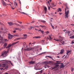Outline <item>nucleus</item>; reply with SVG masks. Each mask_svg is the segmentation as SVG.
I'll list each match as a JSON object with an SVG mask.
<instances>
[{
    "label": "nucleus",
    "mask_w": 74,
    "mask_h": 74,
    "mask_svg": "<svg viewBox=\"0 0 74 74\" xmlns=\"http://www.w3.org/2000/svg\"><path fill=\"white\" fill-rule=\"evenodd\" d=\"M12 46V45H11V44H9L8 45V46L6 47V49L7 48L8 49V51H4L1 54V56H3V58H4L6 57L7 56H8V54L7 53H8V52L9 49H10V47Z\"/></svg>",
    "instance_id": "obj_1"
},
{
    "label": "nucleus",
    "mask_w": 74,
    "mask_h": 74,
    "mask_svg": "<svg viewBox=\"0 0 74 74\" xmlns=\"http://www.w3.org/2000/svg\"><path fill=\"white\" fill-rule=\"evenodd\" d=\"M66 6V8H65V18H67L68 17V15H69V10H68L67 11H66V10H69V8L67 6V3H66V4L65 5Z\"/></svg>",
    "instance_id": "obj_2"
},
{
    "label": "nucleus",
    "mask_w": 74,
    "mask_h": 74,
    "mask_svg": "<svg viewBox=\"0 0 74 74\" xmlns=\"http://www.w3.org/2000/svg\"><path fill=\"white\" fill-rule=\"evenodd\" d=\"M5 66H6V64H5V63H2L0 64V67H3L2 68L0 69L1 70H3H3H4L5 69H4L5 68L4 67H5Z\"/></svg>",
    "instance_id": "obj_3"
},
{
    "label": "nucleus",
    "mask_w": 74,
    "mask_h": 74,
    "mask_svg": "<svg viewBox=\"0 0 74 74\" xmlns=\"http://www.w3.org/2000/svg\"><path fill=\"white\" fill-rule=\"evenodd\" d=\"M60 38L59 39L55 40L56 41H62L63 40V38L61 37L60 36Z\"/></svg>",
    "instance_id": "obj_4"
},
{
    "label": "nucleus",
    "mask_w": 74,
    "mask_h": 74,
    "mask_svg": "<svg viewBox=\"0 0 74 74\" xmlns=\"http://www.w3.org/2000/svg\"><path fill=\"white\" fill-rule=\"evenodd\" d=\"M2 5H3V6H4L5 7V6H6V5H7V3H5V2H4V1L2 0Z\"/></svg>",
    "instance_id": "obj_5"
},
{
    "label": "nucleus",
    "mask_w": 74,
    "mask_h": 74,
    "mask_svg": "<svg viewBox=\"0 0 74 74\" xmlns=\"http://www.w3.org/2000/svg\"><path fill=\"white\" fill-rule=\"evenodd\" d=\"M8 38L9 40H10V39H11L12 38V35H11L10 34H8Z\"/></svg>",
    "instance_id": "obj_6"
},
{
    "label": "nucleus",
    "mask_w": 74,
    "mask_h": 74,
    "mask_svg": "<svg viewBox=\"0 0 74 74\" xmlns=\"http://www.w3.org/2000/svg\"><path fill=\"white\" fill-rule=\"evenodd\" d=\"M66 31V32H65V34H66V33H67V34H68V35L69 36L70 35V34L71 31L69 30H67V31Z\"/></svg>",
    "instance_id": "obj_7"
},
{
    "label": "nucleus",
    "mask_w": 74,
    "mask_h": 74,
    "mask_svg": "<svg viewBox=\"0 0 74 74\" xmlns=\"http://www.w3.org/2000/svg\"><path fill=\"white\" fill-rule=\"evenodd\" d=\"M35 63V61H31L28 62V63H29V64H34V63Z\"/></svg>",
    "instance_id": "obj_8"
},
{
    "label": "nucleus",
    "mask_w": 74,
    "mask_h": 74,
    "mask_svg": "<svg viewBox=\"0 0 74 74\" xmlns=\"http://www.w3.org/2000/svg\"><path fill=\"white\" fill-rule=\"evenodd\" d=\"M8 23V24L9 26H12V25H14V23L11 22H9Z\"/></svg>",
    "instance_id": "obj_9"
},
{
    "label": "nucleus",
    "mask_w": 74,
    "mask_h": 74,
    "mask_svg": "<svg viewBox=\"0 0 74 74\" xmlns=\"http://www.w3.org/2000/svg\"><path fill=\"white\" fill-rule=\"evenodd\" d=\"M3 38L0 37V42H3Z\"/></svg>",
    "instance_id": "obj_10"
},
{
    "label": "nucleus",
    "mask_w": 74,
    "mask_h": 74,
    "mask_svg": "<svg viewBox=\"0 0 74 74\" xmlns=\"http://www.w3.org/2000/svg\"><path fill=\"white\" fill-rule=\"evenodd\" d=\"M32 48H28L27 49H25V51H30V50H32Z\"/></svg>",
    "instance_id": "obj_11"
},
{
    "label": "nucleus",
    "mask_w": 74,
    "mask_h": 74,
    "mask_svg": "<svg viewBox=\"0 0 74 74\" xmlns=\"http://www.w3.org/2000/svg\"><path fill=\"white\" fill-rule=\"evenodd\" d=\"M71 52V51H70V50H68L67 51H66V54L67 55H68V54H69V53Z\"/></svg>",
    "instance_id": "obj_12"
},
{
    "label": "nucleus",
    "mask_w": 74,
    "mask_h": 74,
    "mask_svg": "<svg viewBox=\"0 0 74 74\" xmlns=\"http://www.w3.org/2000/svg\"><path fill=\"white\" fill-rule=\"evenodd\" d=\"M64 66V65L63 64H62L61 65L60 67V68H63Z\"/></svg>",
    "instance_id": "obj_13"
},
{
    "label": "nucleus",
    "mask_w": 74,
    "mask_h": 74,
    "mask_svg": "<svg viewBox=\"0 0 74 74\" xmlns=\"http://www.w3.org/2000/svg\"><path fill=\"white\" fill-rule=\"evenodd\" d=\"M64 52V50H62L61 51V52H60V53L61 54H63Z\"/></svg>",
    "instance_id": "obj_14"
},
{
    "label": "nucleus",
    "mask_w": 74,
    "mask_h": 74,
    "mask_svg": "<svg viewBox=\"0 0 74 74\" xmlns=\"http://www.w3.org/2000/svg\"><path fill=\"white\" fill-rule=\"evenodd\" d=\"M8 62H9L11 64V66H14V65H13V64L11 62V61H8Z\"/></svg>",
    "instance_id": "obj_15"
},
{
    "label": "nucleus",
    "mask_w": 74,
    "mask_h": 74,
    "mask_svg": "<svg viewBox=\"0 0 74 74\" xmlns=\"http://www.w3.org/2000/svg\"><path fill=\"white\" fill-rule=\"evenodd\" d=\"M51 36H52V35L51 34H50V35H49V37L50 40H52Z\"/></svg>",
    "instance_id": "obj_16"
},
{
    "label": "nucleus",
    "mask_w": 74,
    "mask_h": 74,
    "mask_svg": "<svg viewBox=\"0 0 74 74\" xmlns=\"http://www.w3.org/2000/svg\"><path fill=\"white\" fill-rule=\"evenodd\" d=\"M4 47H5L7 46V43H5L3 45Z\"/></svg>",
    "instance_id": "obj_17"
},
{
    "label": "nucleus",
    "mask_w": 74,
    "mask_h": 74,
    "mask_svg": "<svg viewBox=\"0 0 74 74\" xmlns=\"http://www.w3.org/2000/svg\"><path fill=\"white\" fill-rule=\"evenodd\" d=\"M15 29L16 30H19V31H21V29H20L19 28H15Z\"/></svg>",
    "instance_id": "obj_18"
},
{
    "label": "nucleus",
    "mask_w": 74,
    "mask_h": 74,
    "mask_svg": "<svg viewBox=\"0 0 74 74\" xmlns=\"http://www.w3.org/2000/svg\"><path fill=\"white\" fill-rule=\"evenodd\" d=\"M19 12H20L21 14H25V15H27V14H26L24 12H21L20 11Z\"/></svg>",
    "instance_id": "obj_19"
},
{
    "label": "nucleus",
    "mask_w": 74,
    "mask_h": 74,
    "mask_svg": "<svg viewBox=\"0 0 74 74\" xmlns=\"http://www.w3.org/2000/svg\"><path fill=\"white\" fill-rule=\"evenodd\" d=\"M24 37H25L23 39H26V37L27 36V35L26 34H25L24 35Z\"/></svg>",
    "instance_id": "obj_20"
},
{
    "label": "nucleus",
    "mask_w": 74,
    "mask_h": 74,
    "mask_svg": "<svg viewBox=\"0 0 74 74\" xmlns=\"http://www.w3.org/2000/svg\"><path fill=\"white\" fill-rule=\"evenodd\" d=\"M63 41V40L62 41H60V42H61V43H62V44H63V45L64 44V41Z\"/></svg>",
    "instance_id": "obj_21"
},
{
    "label": "nucleus",
    "mask_w": 74,
    "mask_h": 74,
    "mask_svg": "<svg viewBox=\"0 0 74 74\" xmlns=\"http://www.w3.org/2000/svg\"><path fill=\"white\" fill-rule=\"evenodd\" d=\"M40 27H45V25H40Z\"/></svg>",
    "instance_id": "obj_22"
},
{
    "label": "nucleus",
    "mask_w": 74,
    "mask_h": 74,
    "mask_svg": "<svg viewBox=\"0 0 74 74\" xmlns=\"http://www.w3.org/2000/svg\"><path fill=\"white\" fill-rule=\"evenodd\" d=\"M51 5L52 7H55V6L56 5L53 3H51Z\"/></svg>",
    "instance_id": "obj_23"
},
{
    "label": "nucleus",
    "mask_w": 74,
    "mask_h": 74,
    "mask_svg": "<svg viewBox=\"0 0 74 74\" xmlns=\"http://www.w3.org/2000/svg\"><path fill=\"white\" fill-rule=\"evenodd\" d=\"M18 42H14L12 44V45H14V44H16V43H18Z\"/></svg>",
    "instance_id": "obj_24"
},
{
    "label": "nucleus",
    "mask_w": 74,
    "mask_h": 74,
    "mask_svg": "<svg viewBox=\"0 0 74 74\" xmlns=\"http://www.w3.org/2000/svg\"><path fill=\"white\" fill-rule=\"evenodd\" d=\"M14 24L16 25V26H20V25L18 24L15 23H14Z\"/></svg>",
    "instance_id": "obj_25"
},
{
    "label": "nucleus",
    "mask_w": 74,
    "mask_h": 74,
    "mask_svg": "<svg viewBox=\"0 0 74 74\" xmlns=\"http://www.w3.org/2000/svg\"><path fill=\"white\" fill-rule=\"evenodd\" d=\"M56 64H60V62L59 61H56Z\"/></svg>",
    "instance_id": "obj_26"
},
{
    "label": "nucleus",
    "mask_w": 74,
    "mask_h": 74,
    "mask_svg": "<svg viewBox=\"0 0 74 74\" xmlns=\"http://www.w3.org/2000/svg\"><path fill=\"white\" fill-rule=\"evenodd\" d=\"M58 9H58V12H59V11H60V12L61 11H62V10L60 8H59Z\"/></svg>",
    "instance_id": "obj_27"
},
{
    "label": "nucleus",
    "mask_w": 74,
    "mask_h": 74,
    "mask_svg": "<svg viewBox=\"0 0 74 74\" xmlns=\"http://www.w3.org/2000/svg\"><path fill=\"white\" fill-rule=\"evenodd\" d=\"M48 67V65H47L46 64L45 66V69L47 68V67Z\"/></svg>",
    "instance_id": "obj_28"
},
{
    "label": "nucleus",
    "mask_w": 74,
    "mask_h": 74,
    "mask_svg": "<svg viewBox=\"0 0 74 74\" xmlns=\"http://www.w3.org/2000/svg\"><path fill=\"white\" fill-rule=\"evenodd\" d=\"M70 38H74V35L70 37Z\"/></svg>",
    "instance_id": "obj_29"
},
{
    "label": "nucleus",
    "mask_w": 74,
    "mask_h": 74,
    "mask_svg": "<svg viewBox=\"0 0 74 74\" xmlns=\"http://www.w3.org/2000/svg\"><path fill=\"white\" fill-rule=\"evenodd\" d=\"M46 57H48V58H49L50 59H52V57H51L50 56H47Z\"/></svg>",
    "instance_id": "obj_30"
},
{
    "label": "nucleus",
    "mask_w": 74,
    "mask_h": 74,
    "mask_svg": "<svg viewBox=\"0 0 74 74\" xmlns=\"http://www.w3.org/2000/svg\"><path fill=\"white\" fill-rule=\"evenodd\" d=\"M44 10L45 11H47V8L46 7H45L44 8Z\"/></svg>",
    "instance_id": "obj_31"
},
{
    "label": "nucleus",
    "mask_w": 74,
    "mask_h": 74,
    "mask_svg": "<svg viewBox=\"0 0 74 74\" xmlns=\"http://www.w3.org/2000/svg\"><path fill=\"white\" fill-rule=\"evenodd\" d=\"M56 67H55V66H54L52 68V69H51V70H53V69H56Z\"/></svg>",
    "instance_id": "obj_32"
},
{
    "label": "nucleus",
    "mask_w": 74,
    "mask_h": 74,
    "mask_svg": "<svg viewBox=\"0 0 74 74\" xmlns=\"http://www.w3.org/2000/svg\"><path fill=\"white\" fill-rule=\"evenodd\" d=\"M41 22H42L43 23H45V21L43 20V21H41Z\"/></svg>",
    "instance_id": "obj_33"
},
{
    "label": "nucleus",
    "mask_w": 74,
    "mask_h": 74,
    "mask_svg": "<svg viewBox=\"0 0 74 74\" xmlns=\"http://www.w3.org/2000/svg\"><path fill=\"white\" fill-rule=\"evenodd\" d=\"M0 25H2L3 26H4V25L3 23H1L0 22Z\"/></svg>",
    "instance_id": "obj_34"
},
{
    "label": "nucleus",
    "mask_w": 74,
    "mask_h": 74,
    "mask_svg": "<svg viewBox=\"0 0 74 74\" xmlns=\"http://www.w3.org/2000/svg\"><path fill=\"white\" fill-rule=\"evenodd\" d=\"M15 3H14V5H16V6H17L18 4H17V3H16V2H15Z\"/></svg>",
    "instance_id": "obj_35"
},
{
    "label": "nucleus",
    "mask_w": 74,
    "mask_h": 74,
    "mask_svg": "<svg viewBox=\"0 0 74 74\" xmlns=\"http://www.w3.org/2000/svg\"><path fill=\"white\" fill-rule=\"evenodd\" d=\"M59 66L58 64H57L56 65V66H55V67H56H56H59Z\"/></svg>",
    "instance_id": "obj_36"
},
{
    "label": "nucleus",
    "mask_w": 74,
    "mask_h": 74,
    "mask_svg": "<svg viewBox=\"0 0 74 74\" xmlns=\"http://www.w3.org/2000/svg\"><path fill=\"white\" fill-rule=\"evenodd\" d=\"M14 36H16V37H19V35H14Z\"/></svg>",
    "instance_id": "obj_37"
},
{
    "label": "nucleus",
    "mask_w": 74,
    "mask_h": 74,
    "mask_svg": "<svg viewBox=\"0 0 74 74\" xmlns=\"http://www.w3.org/2000/svg\"><path fill=\"white\" fill-rule=\"evenodd\" d=\"M40 32L41 33H42V34H43L44 33V31L41 30Z\"/></svg>",
    "instance_id": "obj_38"
},
{
    "label": "nucleus",
    "mask_w": 74,
    "mask_h": 74,
    "mask_svg": "<svg viewBox=\"0 0 74 74\" xmlns=\"http://www.w3.org/2000/svg\"><path fill=\"white\" fill-rule=\"evenodd\" d=\"M41 36H37V38H40Z\"/></svg>",
    "instance_id": "obj_39"
},
{
    "label": "nucleus",
    "mask_w": 74,
    "mask_h": 74,
    "mask_svg": "<svg viewBox=\"0 0 74 74\" xmlns=\"http://www.w3.org/2000/svg\"><path fill=\"white\" fill-rule=\"evenodd\" d=\"M17 22L18 23H20V24H22V22H20L18 21H17Z\"/></svg>",
    "instance_id": "obj_40"
},
{
    "label": "nucleus",
    "mask_w": 74,
    "mask_h": 74,
    "mask_svg": "<svg viewBox=\"0 0 74 74\" xmlns=\"http://www.w3.org/2000/svg\"><path fill=\"white\" fill-rule=\"evenodd\" d=\"M71 43H72V44H74V40H72V41Z\"/></svg>",
    "instance_id": "obj_41"
},
{
    "label": "nucleus",
    "mask_w": 74,
    "mask_h": 74,
    "mask_svg": "<svg viewBox=\"0 0 74 74\" xmlns=\"http://www.w3.org/2000/svg\"><path fill=\"white\" fill-rule=\"evenodd\" d=\"M48 10H50V7L48 6Z\"/></svg>",
    "instance_id": "obj_42"
},
{
    "label": "nucleus",
    "mask_w": 74,
    "mask_h": 74,
    "mask_svg": "<svg viewBox=\"0 0 74 74\" xmlns=\"http://www.w3.org/2000/svg\"><path fill=\"white\" fill-rule=\"evenodd\" d=\"M37 38V36H35L34 37H33V38Z\"/></svg>",
    "instance_id": "obj_43"
},
{
    "label": "nucleus",
    "mask_w": 74,
    "mask_h": 74,
    "mask_svg": "<svg viewBox=\"0 0 74 74\" xmlns=\"http://www.w3.org/2000/svg\"><path fill=\"white\" fill-rule=\"evenodd\" d=\"M4 41H8V40L7 39H4Z\"/></svg>",
    "instance_id": "obj_44"
},
{
    "label": "nucleus",
    "mask_w": 74,
    "mask_h": 74,
    "mask_svg": "<svg viewBox=\"0 0 74 74\" xmlns=\"http://www.w3.org/2000/svg\"><path fill=\"white\" fill-rule=\"evenodd\" d=\"M42 71H43L42 70H41L40 71V72L41 73H42Z\"/></svg>",
    "instance_id": "obj_45"
},
{
    "label": "nucleus",
    "mask_w": 74,
    "mask_h": 74,
    "mask_svg": "<svg viewBox=\"0 0 74 74\" xmlns=\"http://www.w3.org/2000/svg\"><path fill=\"white\" fill-rule=\"evenodd\" d=\"M21 38H17V39H16V40H20V39H21Z\"/></svg>",
    "instance_id": "obj_46"
},
{
    "label": "nucleus",
    "mask_w": 74,
    "mask_h": 74,
    "mask_svg": "<svg viewBox=\"0 0 74 74\" xmlns=\"http://www.w3.org/2000/svg\"><path fill=\"white\" fill-rule=\"evenodd\" d=\"M71 71H73L74 70V69L73 68H71Z\"/></svg>",
    "instance_id": "obj_47"
},
{
    "label": "nucleus",
    "mask_w": 74,
    "mask_h": 74,
    "mask_svg": "<svg viewBox=\"0 0 74 74\" xmlns=\"http://www.w3.org/2000/svg\"><path fill=\"white\" fill-rule=\"evenodd\" d=\"M47 3H48L49 4V5L50 4V3H49V1H47Z\"/></svg>",
    "instance_id": "obj_48"
},
{
    "label": "nucleus",
    "mask_w": 74,
    "mask_h": 74,
    "mask_svg": "<svg viewBox=\"0 0 74 74\" xmlns=\"http://www.w3.org/2000/svg\"><path fill=\"white\" fill-rule=\"evenodd\" d=\"M5 69H8V67L7 66H6V67L5 68Z\"/></svg>",
    "instance_id": "obj_49"
},
{
    "label": "nucleus",
    "mask_w": 74,
    "mask_h": 74,
    "mask_svg": "<svg viewBox=\"0 0 74 74\" xmlns=\"http://www.w3.org/2000/svg\"><path fill=\"white\" fill-rule=\"evenodd\" d=\"M49 32H48V31H47L46 32V33L47 34H48V33H49Z\"/></svg>",
    "instance_id": "obj_50"
},
{
    "label": "nucleus",
    "mask_w": 74,
    "mask_h": 74,
    "mask_svg": "<svg viewBox=\"0 0 74 74\" xmlns=\"http://www.w3.org/2000/svg\"><path fill=\"white\" fill-rule=\"evenodd\" d=\"M31 23H34V21H32V22H31Z\"/></svg>",
    "instance_id": "obj_51"
},
{
    "label": "nucleus",
    "mask_w": 74,
    "mask_h": 74,
    "mask_svg": "<svg viewBox=\"0 0 74 74\" xmlns=\"http://www.w3.org/2000/svg\"><path fill=\"white\" fill-rule=\"evenodd\" d=\"M42 41L43 42H44L45 41V40H42Z\"/></svg>",
    "instance_id": "obj_52"
},
{
    "label": "nucleus",
    "mask_w": 74,
    "mask_h": 74,
    "mask_svg": "<svg viewBox=\"0 0 74 74\" xmlns=\"http://www.w3.org/2000/svg\"><path fill=\"white\" fill-rule=\"evenodd\" d=\"M52 29H54V27H53V25L52 26Z\"/></svg>",
    "instance_id": "obj_53"
},
{
    "label": "nucleus",
    "mask_w": 74,
    "mask_h": 74,
    "mask_svg": "<svg viewBox=\"0 0 74 74\" xmlns=\"http://www.w3.org/2000/svg\"><path fill=\"white\" fill-rule=\"evenodd\" d=\"M13 33H15V32H16V31H14L13 32Z\"/></svg>",
    "instance_id": "obj_54"
},
{
    "label": "nucleus",
    "mask_w": 74,
    "mask_h": 74,
    "mask_svg": "<svg viewBox=\"0 0 74 74\" xmlns=\"http://www.w3.org/2000/svg\"><path fill=\"white\" fill-rule=\"evenodd\" d=\"M47 10H45V14H46V13H47Z\"/></svg>",
    "instance_id": "obj_55"
},
{
    "label": "nucleus",
    "mask_w": 74,
    "mask_h": 74,
    "mask_svg": "<svg viewBox=\"0 0 74 74\" xmlns=\"http://www.w3.org/2000/svg\"><path fill=\"white\" fill-rule=\"evenodd\" d=\"M59 4H62V3H61V2H59Z\"/></svg>",
    "instance_id": "obj_56"
},
{
    "label": "nucleus",
    "mask_w": 74,
    "mask_h": 74,
    "mask_svg": "<svg viewBox=\"0 0 74 74\" xmlns=\"http://www.w3.org/2000/svg\"><path fill=\"white\" fill-rule=\"evenodd\" d=\"M63 32H66V30L65 29L64 30H63Z\"/></svg>",
    "instance_id": "obj_57"
},
{
    "label": "nucleus",
    "mask_w": 74,
    "mask_h": 74,
    "mask_svg": "<svg viewBox=\"0 0 74 74\" xmlns=\"http://www.w3.org/2000/svg\"><path fill=\"white\" fill-rule=\"evenodd\" d=\"M38 31H40V32H41V29H40L38 30Z\"/></svg>",
    "instance_id": "obj_58"
},
{
    "label": "nucleus",
    "mask_w": 74,
    "mask_h": 74,
    "mask_svg": "<svg viewBox=\"0 0 74 74\" xmlns=\"http://www.w3.org/2000/svg\"><path fill=\"white\" fill-rule=\"evenodd\" d=\"M19 2L20 4H21V1H20V0L19 1Z\"/></svg>",
    "instance_id": "obj_59"
},
{
    "label": "nucleus",
    "mask_w": 74,
    "mask_h": 74,
    "mask_svg": "<svg viewBox=\"0 0 74 74\" xmlns=\"http://www.w3.org/2000/svg\"><path fill=\"white\" fill-rule=\"evenodd\" d=\"M35 30H38V29L36 28L35 29Z\"/></svg>",
    "instance_id": "obj_60"
},
{
    "label": "nucleus",
    "mask_w": 74,
    "mask_h": 74,
    "mask_svg": "<svg viewBox=\"0 0 74 74\" xmlns=\"http://www.w3.org/2000/svg\"><path fill=\"white\" fill-rule=\"evenodd\" d=\"M71 25H72V26H74V24H71Z\"/></svg>",
    "instance_id": "obj_61"
},
{
    "label": "nucleus",
    "mask_w": 74,
    "mask_h": 74,
    "mask_svg": "<svg viewBox=\"0 0 74 74\" xmlns=\"http://www.w3.org/2000/svg\"><path fill=\"white\" fill-rule=\"evenodd\" d=\"M57 58H59L60 57H59V56H57Z\"/></svg>",
    "instance_id": "obj_62"
},
{
    "label": "nucleus",
    "mask_w": 74,
    "mask_h": 74,
    "mask_svg": "<svg viewBox=\"0 0 74 74\" xmlns=\"http://www.w3.org/2000/svg\"><path fill=\"white\" fill-rule=\"evenodd\" d=\"M3 28L1 27V30H3Z\"/></svg>",
    "instance_id": "obj_63"
},
{
    "label": "nucleus",
    "mask_w": 74,
    "mask_h": 74,
    "mask_svg": "<svg viewBox=\"0 0 74 74\" xmlns=\"http://www.w3.org/2000/svg\"><path fill=\"white\" fill-rule=\"evenodd\" d=\"M4 74H8V73H5Z\"/></svg>",
    "instance_id": "obj_64"
}]
</instances>
